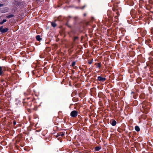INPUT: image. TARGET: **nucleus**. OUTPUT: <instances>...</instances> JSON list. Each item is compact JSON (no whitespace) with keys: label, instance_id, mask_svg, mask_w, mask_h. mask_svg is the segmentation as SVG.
<instances>
[{"label":"nucleus","instance_id":"obj_1","mask_svg":"<svg viewBox=\"0 0 153 153\" xmlns=\"http://www.w3.org/2000/svg\"><path fill=\"white\" fill-rule=\"evenodd\" d=\"M77 112L75 110H74L72 111L70 114L71 116L74 117H76L77 115Z\"/></svg>","mask_w":153,"mask_h":153},{"label":"nucleus","instance_id":"obj_2","mask_svg":"<svg viewBox=\"0 0 153 153\" xmlns=\"http://www.w3.org/2000/svg\"><path fill=\"white\" fill-rule=\"evenodd\" d=\"M8 30V29L7 28H3V26H1L0 27V32L2 33H4L7 32Z\"/></svg>","mask_w":153,"mask_h":153},{"label":"nucleus","instance_id":"obj_3","mask_svg":"<svg viewBox=\"0 0 153 153\" xmlns=\"http://www.w3.org/2000/svg\"><path fill=\"white\" fill-rule=\"evenodd\" d=\"M98 80L100 81H104L106 80V78L104 77H102L101 76H98L97 77Z\"/></svg>","mask_w":153,"mask_h":153},{"label":"nucleus","instance_id":"obj_4","mask_svg":"<svg viewBox=\"0 0 153 153\" xmlns=\"http://www.w3.org/2000/svg\"><path fill=\"white\" fill-rule=\"evenodd\" d=\"M111 125L113 126H114L116 124V122L115 120H112V121H111Z\"/></svg>","mask_w":153,"mask_h":153},{"label":"nucleus","instance_id":"obj_5","mask_svg":"<svg viewBox=\"0 0 153 153\" xmlns=\"http://www.w3.org/2000/svg\"><path fill=\"white\" fill-rule=\"evenodd\" d=\"M36 40L38 41H39L42 40V39L41 38L39 35H37L36 36Z\"/></svg>","mask_w":153,"mask_h":153},{"label":"nucleus","instance_id":"obj_6","mask_svg":"<svg viewBox=\"0 0 153 153\" xmlns=\"http://www.w3.org/2000/svg\"><path fill=\"white\" fill-rule=\"evenodd\" d=\"M135 130L137 131H140V128L138 126H135Z\"/></svg>","mask_w":153,"mask_h":153},{"label":"nucleus","instance_id":"obj_7","mask_svg":"<svg viewBox=\"0 0 153 153\" xmlns=\"http://www.w3.org/2000/svg\"><path fill=\"white\" fill-rule=\"evenodd\" d=\"M3 73L2 71V67L0 66V76H1Z\"/></svg>","mask_w":153,"mask_h":153},{"label":"nucleus","instance_id":"obj_8","mask_svg":"<svg viewBox=\"0 0 153 153\" xmlns=\"http://www.w3.org/2000/svg\"><path fill=\"white\" fill-rule=\"evenodd\" d=\"M101 147L97 146L95 148V151H99Z\"/></svg>","mask_w":153,"mask_h":153},{"label":"nucleus","instance_id":"obj_9","mask_svg":"<svg viewBox=\"0 0 153 153\" xmlns=\"http://www.w3.org/2000/svg\"><path fill=\"white\" fill-rule=\"evenodd\" d=\"M14 16V15L13 14H11L10 15H8L6 16V17L7 18H12V17H13Z\"/></svg>","mask_w":153,"mask_h":153},{"label":"nucleus","instance_id":"obj_10","mask_svg":"<svg viewBox=\"0 0 153 153\" xmlns=\"http://www.w3.org/2000/svg\"><path fill=\"white\" fill-rule=\"evenodd\" d=\"M51 25L53 27H55L56 26V24L55 22H52Z\"/></svg>","mask_w":153,"mask_h":153},{"label":"nucleus","instance_id":"obj_11","mask_svg":"<svg viewBox=\"0 0 153 153\" xmlns=\"http://www.w3.org/2000/svg\"><path fill=\"white\" fill-rule=\"evenodd\" d=\"M76 64V62H72L71 64V66H73Z\"/></svg>","mask_w":153,"mask_h":153},{"label":"nucleus","instance_id":"obj_12","mask_svg":"<svg viewBox=\"0 0 153 153\" xmlns=\"http://www.w3.org/2000/svg\"><path fill=\"white\" fill-rule=\"evenodd\" d=\"M64 135V134L63 132H61L59 134V136H61L62 137Z\"/></svg>","mask_w":153,"mask_h":153},{"label":"nucleus","instance_id":"obj_13","mask_svg":"<svg viewBox=\"0 0 153 153\" xmlns=\"http://www.w3.org/2000/svg\"><path fill=\"white\" fill-rule=\"evenodd\" d=\"M97 67L100 68L101 66V64L100 63H98L97 65Z\"/></svg>","mask_w":153,"mask_h":153},{"label":"nucleus","instance_id":"obj_14","mask_svg":"<svg viewBox=\"0 0 153 153\" xmlns=\"http://www.w3.org/2000/svg\"><path fill=\"white\" fill-rule=\"evenodd\" d=\"M7 21V20L6 19H3L2 21L4 23Z\"/></svg>","mask_w":153,"mask_h":153},{"label":"nucleus","instance_id":"obj_15","mask_svg":"<svg viewBox=\"0 0 153 153\" xmlns=\"http://www.w3.org/2000/svg\"><path fill=\"white\" fill-rule=\"evenodd\" d=\"M13 124L14 125H15L16 124V121H13Z\"/></svg>","mask_w":153,"mask_h":153},{"label":"nucleus","instance_id":"obj_16","mask_svg":"<svg viewBox=\"0 0 153 153\" xmlns=\"http://www.w3.org/2000/svg\"><path fill=\"white\" fill-rule=\"evenodd\" d=\"M3 6V4L0 3V7Z\"/></svg>","mask_w":153,"mask_h":153},{"label":"nucleus","instance_id":"obj_17","mask_svg":"<svg viewBox=\"0 0 153 153\" xmlns=\"http://www.w3.org/2000/svg\"><path fill=\"white\" fill-rule=\"evenodd\" d=\"M78 39V37H75V38H74V40H76V39Z\"/></svg>","mask_w":153,"mask_h":153},{"label":"nucleus","instance_id":"obj_18","mask_svg":"<svg viewBox=\"0 0 153 153\" xmlns=\"http://www.w3.org/2000/svg\"><path fill=\"white\" fill-rule=\"evenodd\" d=\"M3 23L2 22H0V24H1V25Z\"/></svg>","mask_w":153,"mask_h":153},{"label":"nucleus","instance_id":"obj_19","mask_svg":"<svg viewBox=\"0 0 153 153\" xmlns=\"http://www.w3.org/2000/svg\"><path fill=\"white\" fill-rule=\"evenodd\" d=\"M117 16H115V18H117Z\"/></svg>","mask_w":153,"mask_h":153},{"label":"nucleus","instance_id":"obj_20","mask_svg":"<svg viewBox=\"0 0 153 153\" xmlns=\"http://www.w3.org/2000/svg\"><path fill=\"white\" fill-rule=\"evenodd\" d=\"M118 14H119V13H117V15H118Z\"/></svg>","mask_w":153,"mask_h":153},{"label":"nucleus","instance_id":"obj_21","mask_svg":"<svg viewBox=\"0 0 153 153\" xmlns=\"http://www.w3.org/2000/svg\"><path fill=\"white\" fill-rule=\"evenodd\" d=\"M79 153H81V152H79Z\"/></svg>","mask_w":153,"mask_h":153}]
</instances>
